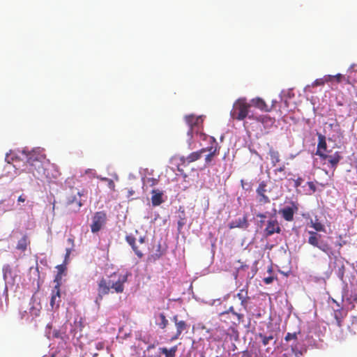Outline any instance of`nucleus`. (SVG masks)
Returning a JSON list of instances; mask_svg holds the SVG:
<instances>
[{"label":"nucleus","mask_w":357,"mask_h":357,"mask_svg":"<svg viewBox=\"0 0 357 357\" xmlns=\"http://www.w3.org/2000/svg\"><path fill=\"white\" fill-rule=\"evenodd\" d=\"M267 192V183L265 181H262L259 183L257 188L256 189L257 199L260 204H266L270 203L271 200L266 195Z\"/></svg>","instance_id":"nucleus-10"},{"label":"nucleus","mask_w":357,"mask_h":357,"mask_svg":"<svg viewBox=\"0 0 357 357\" xmlns=\"http://www.w3.org/2000/svg\"><path fill=\"white\" fill-rule=\"evenodd\" d=\"M349 336V335L347 333H346L345 335H344L343 333H341L339 336H338V339L340 340H343L344 339H346L347 337Z\"/></svg>","instance_id":"nucleus-51"},{"label":"nucleus","mask_w":357,"mask_h":357,"mask_svg":"<svg viewBox=\"0 0 357 357\" xmlns=\"http://www.w3.org/2000/svg\"><path fill=\"white\" fill-rule=\"evenodd\" d=\"M326 148L327 145L324 137H319L316 155H319L321 159H326V154L325 153V152L326 151Z\"/></svg>","instance_id":"nucleus-19"},{"label":"nucleus","mask_w":357,"mask_h":357,"mask_svg":"<svg viewBox=\"0 0 357 357\" xmlns=\"http://www.w3.org/2000/svg\"><path fill=\"white\" fill-rule=\"evenodd\" d=\"M257 336L261 340V342L264 346H266L267 344H268L269 342L273 339V335H271L268 336H266L265 335L261 333H259Z\"/></svg>","instance_id":"nucleus-32"},{"label":"nucleus","mask_w":357,"mask_h":357,"mask_svg":"<svg viewBox=\"0 0 357 357\" xmlns=\"http://www.w3.org/2000/svg\"><path fill=\"white\" fill-rule=\"evenodd\" d=\"M333 79H335L334 75H328L324 77V82H325V83L333 82Z\"/></svg>","instance_id":"nucleus-41"},{"label":"nucleus","mask_w":357,"mask_h":357,"mask_svg":"<svg viewBox=\"0 0 357 357\" xmlns=\"http://www.w3.org/2000/svg\"><path fill=\"white\" fill-rule=\"evenodd\" d=\"M347 73L349 84L354 87L357 84V64H352Z\"/></svg>","instance_id":"nucleus-18"},{"label":"nucleus","mask_w":357,"mask_h":357,"mask_svg":"<svg viewBox=\"0 0 357 357\" xmlns=\"http://www.w3.org/2000/svg\"><path fill=\"white\" fill-rule=\"evenodd\" d=\"M334 78L337 83H340V82H343V79L345 78V75L338 73V74L334 75Z\"/></svg>","instance_id":"nucleus-37"},{"label":"nucleus","mask_w":357,"mask_h":357,"mask_svg":"<svg viewBox=\"0 0 357 357\" xmlns=\"http://www.w3.org/2000/svg\"><path fill=\"white\" fill-rule=\"evenodd\" d=\"M249 227V223L248 221V215L245 214L243 215V218L236 219L235 220L231 221L229 224V229H234V228H241L246 229Z\"/></svg>","instance_id":"nucleus-14"},{"label":"nucleus","mask_w":357,"mask_h":357,"mask_svg":"<svg viewBox=\"0 0 357 357\" xmlns=\"http://www.w3.org/2000/svg\"><path fill=\"white\" fill-rule=\"evenodd\" d=\"M251 104L248 103L245 98H238L235 101L230 112L231 117L237 121H243L246 117L250 119L254 118V114H250Z\"/></svg>","instance_id":"nucleus-4"},{"label":"nucleus","mask_w":357,"mask_h":357,"mask_svg":"<svg viewBox=\"0 0 357 357\" xmlns=\"http://www.w3.org/2000/svg\"><path fill=\"white\" fill-rule=\"evenodd\" d=\"M284 340L287 341V342H289L290 340H297V333H287L285 337H284Z\"/></svg>","instance_id":"nucleus-35"},{"label":"nucleus","mask_w":357,"mask_h":357,"mask_svg":"<svg viewBox=\"0 0 357 357\" xmlns=\"http://www.w3.org/2000/svg\"><path fill=\"white\" fill-rule=\"evenodd\" d=\"M342 157L340 155L338 152H335L333 155H327L326 159H324V160H327L328 164L330 165L331 167L335 169L336 167L337 166L340 160H341Z\"/></svg>","instance_id":"nucleus-20"},{"label":"nucleus","mask_w":357,"mask_h":357,"mask_svg":"<svg viewBox=\"0 0 357 357\" xmlns=\"http://www.w3.org/2000/svg\"><path fill=\"white\" fill-rule=\"evenodd\" d=\"M5 202V200L2 199L0 201V205L3 204Z\"/></svg>","instance_id":"nucleus-60"},{"label":"nucleus","mask_w":357,"mask_h":357,"mask_svg":"<svg viewBox=\"0 0 357 357\" xmlns=\"http://www.w3.org/2000/svg\"><path fill=\"white\" fill-rule=\"evenodd\" d=\"M236 296L241 301V304L245 307L248 305V301L250 300V297L248 295V290L244 288L241 289Z\"/></svg>","instance_id":"nucleus-26"},{"label":"nucleus","mask_w":357,"mask_h":357,"mask_svg":"<svg viewBox=\"0 0 357 357\" xmlns=\"http://www.w3.org/2000/svg\"><path fill=\"white\" fill-rule=\"evenodd\" d=\"M151 202L153 206H159L163 202L162 192L158 190L153 189L151 191Z\"/></svg>","instance_id":"nucleus-22"},{"label":"nucleus","mask_w":357,"mask_h":357,"mask_svg":"<svg viewBox=\"0 0 357 357\" xmlns=\"http://www.w3.org/2000/svg\"><path fill=\"white\" fill-rule=\"evenodd\" d=\"M145 239H146L145 236H140L139 238L138 239V241L139 243L143 244L145 243Z\"/></svg>","instance_id":"nucleus-52"},{"label":"nucleus","mask_w":357,"mask_h":357,"mask_svg":"<svg viewBox=\"0 0 357 357\" xmlns=\"http://www.w3.org/2000/svg\"><path fill=\"white\" fill-rule=\"evenodd\" d=\"M204 153H206V150L203 149V148H202L199 151H197L190 153L185 158H182L181 160L183 161V163L190 164L191 162H195V161L199 160L202 158V154Z\"/></svg>","instance_id":"nucleus-15"},{"label":"nucleus","mask_w":357,"mask_h":357,"mask_svg":"<svg viewBox=\"0 0 357 357\" xmlns=\"http://www.w3.org/2000/svg\"><path fill=\"white\" fill-rule=\"evenodd\" d=\"M252 119L256 120L258 122L261 123L264 126H270L274 123V119L271 118L267 115L255 116Z\"/></svg>","instance_id":"nucleus-25"},{"label":"nucleus","mask_w":357,"mask_h":357,"mask_svg":"<svg viewBox=\"0 0 357 357\" xmlns=\"http://www.w3.org/2000/svg\"><path fill=\"white\" fill-rule=\"evenodd\" d=\"M53 337L59 338L62 337V336L59 331H54L53 333Z\"/></svg>","instance_id":"nucleus-48"},{"label":"nucleus","mask_w":357,"mask_h":357,"mask_svg":"<svg viewBox=\"0 0 357 357\" xmlns=\"http://www.w3.org/2000/svg\"><path fill=\"white\" fill-rule=\"evenodd\" d=\"M213 144L211 146L203 148V149L206 150V152H208V153L205 157V162L206 165H208L213 159V158L219 154L220 147L215 142L214 137H211Z\"/></svg>","instance_id":"nucleus-11"},{"label":"nucleus","mask_w":357,"mask_h":357,"mask_svg":"<svg viewBox=\"0 0 357 357\" xmlns=\"http://www.w3.org/2000/svg\"><path fill=\"white\" fill-rule=\"evenodd\" d=\"M61 302L60 289H53L51 294L50 305L52 309H58Z\"/></svg>","instance_id":"nucleus-16"},{"label":"nucleus","mask_w":357,"mask_h":357,"mask_svg":"<svg viewBox=\"0 0 357 357\" xmlns=\"http://www.w3.org/2000/svg\"><path fill=\"white\" fill-rule=\"evenodd\" d=\"M10 208H3L2 211H3V213H5V212H6L8 211H10Z\"/></svg>","instance_id":"nucleus-59"},{"label":"nucleus","mask_w":357,"mask_h":357,"mask_svg":"<svg viewBox=\"0 0 357 357\" xmlns=\"http://www.w3.org/2000/svg\"><path fill=\"white\" fill-rule=\"evenodd\" d=\"M186 223V219L185 216V213L183 211L182 215H179V219L178 220V231L180 232L181 229H183V226Z\"/></svg>","instance_id":"nucleus-33"},{"label":"nucleus","mask_w":357,"mask_h":357,"mask_svg":"<svg viewBox=\"0 0 357 357\" xmlns=\"http://www.w3.org/2000/svg\"><path fill=\"white\" fill-rule=\"evenodd\" d=\"M292 352L295 354L296 357H300L299 355H302V353L299 351L296 347H291Z\"/></svg>","instance_id":"nucleus-44"},{"label":"nucleus","mask_w":357,"mask_h":357,"mask_svg":"<svg viewBox=\"0 0 357 357\" xmlns=\"http://www.w3.org/2000/svg\"><path fill=\"white\" fill-rule=\"evenodd\" d=\"M26 201V197L24 195H20L18 199V202H24Z\"/></svg>","instance_id":"nucleus-50"},{"label":"nucleus","mask_w":357,"mask_h":357,"mask_svg":"<svg viewBox=\"0 0 357 357\" xmlns=\"http://www.w3.org/2000/svg\"><path fill=\"white\" fill-rule=\"evenodd\" d=\"M257 217L261 218H265L266 215L263 213H259V214H257Z\"/></svg>","instance_id":"nucleus-56"},{"label":"nucleus","mask_w":357,"mask_h":357,"mask_svg":"<svg viewBox=\"0 0 357 357\" xmlns=\"http://www.w3.org/2000/svg\"><path fill=\"white\" fill-rule=\"evenodd\" d=\"M107 220V213L103 211H97L92 217V223L91 225V230L92 233H97L106 224Z\"/></svg>","instance_id":"nucleus-7"},{"label":"nucleus","mask_w":357,"mask_h":357,"mask_svg":"<svg viewBox=\"0 0 357 357\" xmlns=\"http://www.w3.org/2000/svg\"><path fill=\"white\" fill-rule=\"evenodd\" d=\"M251 105H253L261 111L269 112L270 109L265 101L260 98H255L251 100Z\"/></svg>","instance_id":"nucleus-21"},{"label":"nucleus","mask_w":357,"mask_h":357,"mask_svg":"<svg viewBox=\"0 0 357 357\" xmlns=\"http://www.w3.org/2000/svg\"><path fill=\"white\" fill-rule=\"evenodd\" d=\"M56 268L58 269L57 274L62 275V273L65 271L66 267V265H64V264H60L56 266Z\"/></svg>","instance_id":"nucleus-40"},{"label":"nucleus","mask_w":357,"mask_h":357,"mask_svg":"<svg viewBox=\"0 0 357 357\" xmlns=\"http://www.w3.org/2000/svg\"><path fill=\"white\" fill-rule=\"evenodd\" d=\"M62 279V275L56 274L54 280V282L56 283L54 289H60L61 282Z\"/></svg>","instance_id":"nucleus-34"},{"label":"nucleus","mask_w":357,"mask_h":357,"mask_svg":"<svg viewBox=\"0 0 357 357\" xmlns=\"http://www.w3.org/2000/svg\"><path fill=\"white\" fill-rule=\"evenodd\" d=\"M128 280V275L122 274L119 272H114L111 274L107 279L102 278L98 284V296L96 298V303L100 306V303L102 300L103 296L109 293L110 289L114 292L121 294L123 292L124 284Z\"/></svg>","instance_id":"nucleus-1"},{"label":"nucleus","mask_w":357,"mask_h":357,"mask_svg":"<svg viewBox=\"0 0 357 357\" xmlns=\"http://www.w3.org/2000/svg\"><path fill=\"white\" fill-rule=\"evenodd\" d=\"M310 224L314 229V231H325V226L318 219H316L315 221L311 220Z\"/></svg>","instance_id":"nucleus-29"},{"label":"nucleus","mask_w":357,"mask_h":357,"mask_svg":"<svg viewBox=\"0 0 357 357\" xmlns=\"http://www.w3.org/2000/svg\"><path fill=\"white\" fill-rule=\"evenodd\" d=\"M232 313L233 315L237 317L238 322H240L243 317V315L239 313H237L234 311V307L231 306L228 310L220 313V316H224L225 314H228L229 313Z\"/></svg>","instance_id":"nucleus-30"},{"label":"nucleus","mask_w":357,"mask_h":357,"mask_svg":"<svg viewBox=\"0 0 357 357\" xmlns=\"http://www.w3.org/2000/svg\"><path fill=\"white\" fill-rule=\"evenodd\" d=\"M126 242L131 246L132 250L139 258H142L144 254L142 251L136 245V238L132 235H128L126 236Z\"/></svg>","instance_id":"nucleus-17"},{"label":"nucleus","mask_w":357,"mask_h":357,"mask_svg":"<svg viewBox=\"0 0 357 357\" xmlns=\"http://www.w3.org/2000/svg\"><path fill=\"white\" fill-rule=\"evenodd\" d=\"M343 81H344L346 82V84H349V82H348V73L347 74V75H345V78L343 79Z\"/></svg>","instance_id":"nucleus-58"},{"label":"nucleus","mask_w":357,"mask_h":357,"mask_svg":"<svg viewBox=\"0 0 357 357\" xmlns=\"http://www.w3.org/2000/svg\"><path fill=\"white\" fill-rule=\"evenodd\" d=\"M216 357H218V356H216Z\"/></svg>","instance_id":"nucleus-63"},{"label":"nucleus","mask_w":357,"mask_h":357,"mask_svg":"<svg viewBox=\"0 0 357 357\" xmlns=\"http://www.w3.org/2000/svg\"><path fill=\"white\" fill-rule=\"evenodd\" d=\"M284 169H285V165H282L280 167H279L278 168L275 169L274 170V172L275 174H277L278 172H283L284 171Z\"/></svg>","instance_id":"nucleus-46"},{"label":"nucleus","mask_w":357,"mask_h":357,"mask_svg":"<svg viewBox=\"0 0 357 357\" xmlns=\"http://www.w3.org/2000/svg\"><path fill=\"white\" fill-rule=\"evenodd\" d=\"M134 193H135V191H134V190H128V197L133 195H134Z\"/></svg>","instance_id":"nucleus-55"},{"label":"nucleus","mask_w":357,"mask_h":357,"mask_svg":"<svg viewBox=\"0 0 357 357\" xmlns=\"http://www.w3.org/2000/svg\"><path fill=\"white\" fill-rule=\"evenodd\" d=\"M44 174V180L51 182L59 176L60 172L57 167L54 164L50 163L48 160L47 163H46Z\"/></svg>","instance_id":"nucleus-9"},{"label":"nucleus","mask_w":357,"mask_h":357,"mask_svg":"<svg viewBox=\"0 0 357 357\" xmlns=\"http://www.w3.org/2000/svg\"><path fill=\"white\" fill-rule=\"evenodd\" d=\"M102 180L108 181V185L112 190H114L115 184L112 179L107 178H102Z\"/></svg>","instance_id":"nucleus-38"},{"label":"nucleus","mask_w":357,"mask_h":357,"mask_svg":"<svg viewBox=\"0 0 357 357\" xmlns=\"http://www.w3.org/2000/svg\"><path fill=\"white\" fill-rule=\"evenodd\" d=\"M156 324L161 329H165L168 325V320L167 319L164 313L158 314L157 317Z\"/></svg>","instance_id":"nucleus-28"},{"label":"nucleus","mask_w":357,"mask_h":357,"mask_svg":"<svg viewBox=\"0 0 357 357\" xmlns=\"http://www.w3.org/2000/svg\"><path fill=\"white\" fill-rule=\"evenodd\" d=\"M343 317L344 316L342 315V312L341 310L334 311V318L336 321V325L338 327H341Z\"/></svg>","instance_id":"nucleus-31"},{"label":"nucleus","mask_w":357,"mask_h":357,"mask_svg":"<svg viewBox=\"0 0 357 357\" xmlns=\"http://www.w3.org/2000/svg\"><path fill=\"white\" fill-rule=\"evenodd\" d=\"M177 349L178 347L175 345L170 349H167V347H160L159 348V351L160 354L165 355V357H175Z\"/></svg>","instance_id":"nucleus-27"},{"label":"nucleus","mask_w":357,"mask_h":357,"mask_svg":"<svg viewBox=\"0 0 357 357\" xmlns=\"http://www.w3.org/2000/svg\"><path fill=\"white\" fill-rule=\"evenodd\" d=\"M273 280H274L273 277L270 276V277L264 278V282L265 284H269L273 282Z\"/></svg>","instance_id":"nucleus-43"},{"label":"nucleus","mask_w":357,"mask_h":357,"mask_svg":"<svg viewBox=\"0 0 357 357\" xmlns=\"http://www.w3.org/2000/svg\"><path fill=\"white\" fill-rule=\"evenodd\" d=\"M355 329H356V328L351 329V327H350V326H349V327H348V330H349V335H350L351 336H352V335H355V334H356V331H355Z\"/></svg>","instance_id":"nucleus-53"},{"label":"nucleus","mask_w":357,"mask_h":357,"mask_svg":"<svg viewBox=\"0 0 357 357\" xmlns=\"http://www.w3.org/2000/svg\"><path fill=\"white\" fill-rule=\"evenodd\" d=\"M280 231L281 229L277 220H270L268 221L267 226L264 230L266 236H271L275 233L280 234Z\"/></svg>","instance_id":"nucleus-13"},{"label":"nucleus","mask_w":357,"mask_h":357,"mask_svg":"<svg viewBox=\"0 0 357 357\" xmlns=\"http://www.w3.org/2000/svg\"><path fill=\"white\" fill-rule=\"evenodd\" d=\"M172 321L175 324L176 332V333L174 335H172L171 337L170 340L171 341H174V340H178L179 338L180 335L183 333H184V332L187 333L188 332V331L189 329V327H190V325L188 324H187V322L185 321L179 320L178 315H174L172 318Z\"/></svg>","instance_id":"nucleus-8"},{"label":"nucleus","mask_w":357,"mask_h":357,"mask_svg":"<svg viewBox=\"0 0 357 357\" xmlns=\"http://www.w3.org/2000/svg\"><path fill=\"white\" fill-rule=\"evenodd\" d=\"M298 209V206L293 203L292 206H286L280 209L279 213L286 221L290 222L294 220V215Z\"/></svg>","instance_id":"nucleus-12"},{"label":"nucleus","mask_w":357,"mask_h":357,"mask_svg":"<svg viewBox=\"0 0 357 357\" xmlns=\"http://www.w3.org/2000/svg\"><path fill=\"white\" fill-rule=\"evenodd\" d=\"M22 153L26 155L27 172L32 174L36 179L43 181L46 163H47L48 160H46L43 154H40L34 150L32 151L23 150Z\"/></svg>","instance_id":"nucleus-2"},{"label":"nucleus","mask_w":357,"mask_h":357,"mask_svg":"<svg viewBox=\"0 0 357 357\" xmlns=\"http://www.w3.org/2000/svg\"><path fill=\"white\" fill-rule=\"evenodd\" d=\"M308 243L314 248H317L325 253H329L331 248L327 242L321 239V235L314 231H308Z\"/></svg>","instance_id":"nucleus-6"},{"label":"nucleus","mask_w":357,"mask_h":357,"mask_svg":"<svg viewBox=\"0 0 357 357\" xmlns=\"http://www.w3.org/2000/svg\"><path fill=\"white\" fill-rule=\"evenodd\" d=\"M349 300L355 301L357 303V291H355L353 294L351 295Z\"/></svg>","instance_id":"nucleus-45"},{"label":"nucleus","mask_w":357,"mask_h":357,"mask_svg":"<svg viewBox=\"0 0 357 357\" xmlns=\"http://www.w3.org/2000/svg\"><path fill=\"white\" fill-rule=\"evenodd\" d=\"M70 253V249H67L66 250V259L69 257Z\"/></svg>","instance_id":"nucleus-57"},{"label":"nucleus","mask_w":357,"mask_h":357,"mask_svg":"<svg viewBox=\"0 0 357 357\" xmlns=\"http://www.w3.org/2000/svg\"><path fill=\"white\" fill-rule=\"evenodd\" d=\"M268 155H270L271 164L273 167L280 162V155L279 151L274 149L273 147L270 148Z\"/></svg>","instance_id":"nucleus-24"},{"label":"nucleus","mask_w":357,"mask_h":357,"mask_svg":"<svg viewBox=\"0 0 357 357\" xmlns=\"http://www.w3.org/2000/svg\"><path fill=\"white\" fill-rule=\"evenodd\" d=\"M346 244V241H343L342 243H337L336 245L339 247V248H341L343 245Z\"/></svg>","instance_id":"nucleus-54"},{"label":"nucleus","mask_w":357,"mask_h":357,"mask_svg":"<svg viewBox=\"0 0 357 357\" xmlns=\"http://www.w3.org/2000/svg\"><path fill=\"white\" fill-rule=\"evenodd\" d=\"M307 185L310 187V188L312 190L313 192H314L316 190V188H315V185L313 183V182L309 181V182H307Z\"/></svg>","instance_id":"nucleus-49"},{"label":"nucleus","mask_w":357,"mask_h":357,"mask_svg":"<svg viewBox=\"0 0 357 357\" xmlns=\"http://www.w3.org/2000/svg\"><path fill=\"white\" fill-rule=\"evenodd\" d=\"M325 82H324V77L320 79H317L314 83L313 86H323L324 85Z\"/></svg>","instance_id":"nucleus-39"},{"label":"nucleus","mask_w":357,"mask_h":357,"mask_svg":"<svg viewBox=\"0 0 357 357\" xmlns=\"http://www.w3.org/2000/svg\"><path fill=\"white\" fill-rule=\"evenodd\" d=\"M160 255H158V256H157V257H156V259H159V258H160Z\"/></svg>","instance_id":"nucleus-61"},{"label":"nucleus","mask_w":357,"mask_h":357,"mask_svg":"<svg viewBox=\"0 0 357 357\" xmlns=\"http://www.w3.org/2000/svg\"><path fill=\"white\" fill-rule=\"evenodd\" d=\"M97 356V354H93V357L96 356Z\"/></svg>","instance_id":"nucleus-62"},{"label":"nucleus","mask_w":357,"mask_h":357,"mask_svg":"<svg viewBox=\"0 0 357 357\" xmlns=\"http://www.w3.org/2000/svg\"><path fill=\"white\" fill-rule=\"evenodd\" d=\"M104 347V343L103 342H98L96 344V348L98 349V350H101Z\"/></svg>","instance_id":"nucleus-47"},{"label":"nucleus","mask_w":357,"mask_h":357,"mask_svg":"<svg viewBox=\"0 0 357 357\" xmlns=\"http://www.w3.org/2000/svg\"><path fill=\"white\" fill-rule=\"evenodd\" d=\"M146 183L149 186L153 187L158 183V180L154 178H148Z\"/></svg>","instance_id":"nucleus-36"},{"label":"nucleus","mask_w":357,"mask_h":357,"mask_svg":"<svg viewBox=\"0 0 357 357\" xmlns=\"http://www.w3.org/2000/svg\"><path fill=\"white\" fill-rule=\"evenodd\" d=\"M303 181V179L301 177H298L296 180H294V187L298 188L299 187L302 182Z\"/></svg>","instance_id":"nucleus-42"},{"label":"nucleus","mask_w":357,"mask_h":357,"mask_svg":"<svg viewBox=\"0 0 357 357\" xmlns=\"http://www.w3.org/2000/svg\"><path fill=\"white\" fill-rule=\"evenodd\" d=\"M83 194L77 188H71L70 193L66 197L65 204L68 211L77 212L83 205L81 199Z\"/></svg>","instance_id":"nucleus-5"},{"label":"nucleus","mask_w":357,"mask_h":357,"mask_svg":"<svg viewBox=\"0 0 357 357\" xmlns=\"http://www.w3.org/2000/svg\"><path fill=\"white\" fill-rule=\"evenodd\" d=\"M186 125L188 127L187 131V142L191 146L194 133L200 135L203 137V139L206 137V135L202 132L203 128L204 116H195L194 114L186 115L184 117Z\"/></svg>","instance_id":"nucleus-3"},{"label":"nucleus","mask_w":357,"mask_h":357,"mask_svg":"<svg viewBox=\"0 0 357 357\" xmlns=\"http://www.w3.org/2000/svg\"><path fill=\"white\" fill-rule=\"evenodd\" d=\"M30 244V241L26 235H24L17 242L16 249L21 252L26 250L28 245Z\"/></svg>","instance_id":"nucleus-23"}]
</instances>
